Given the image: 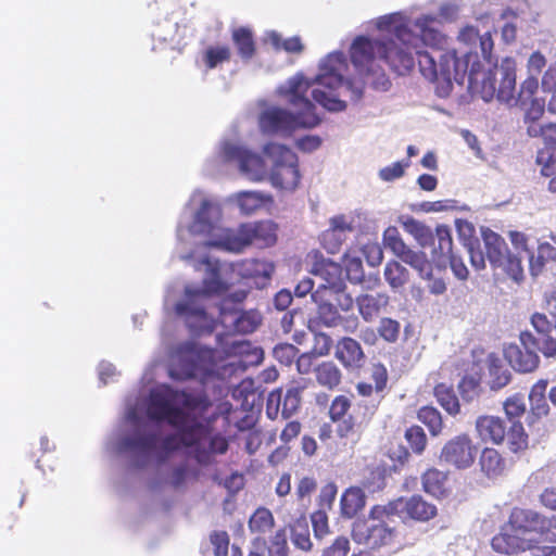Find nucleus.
Returning <instances> with one entry per match:
<instances>
[{"label": "nucleus", "instance_id": "obj_1", "mask_svg": "<svg viewBox=\"0 0 556 556\" xmlns=\"http://www.w3.org/2000/svg\"><path fill=\"white\" fill-rule=\"evenodd\" d=\"M368 25L390 34V37L358 35L352 40L349 56L355 77L348 74L349 63L341 51L330 52L318 63L316 87L311 93L315 102L329 112H343L348 106L346 99H359L366 81L377 89L387 90L390 81L383 64L400 75L413 68L412 53L421 39L413 35L410 15L394 12L371 20Z\"/></svg>", "mask_w": 556, "mask_h": 556}, {"label": "nucleus", "instance_id": "obj_2", "mask_svg": "<svg viewBox=\"0 0 556 556\" xmlns=\"http://www.w3.org/2000/svg\"><path fill=\"white\" fill-rule=\"evenodd\" d=\"M204 406L170 384H157L127 399L125 416L108 437L105 448L137 468L160 462L182 445L206 440L207 426L199 417Z\"/></svg>", "mask_w": 556, "mask_h": 556}, {"label": "nucleus", "instance_id": "obj_3", "mask_svg": "<svg viewBox=\"0 0 556 556\" xmlns=\"http://www.w3.org/2000/svg\"><path fill=\"white\" fill-rule=\"evenodd\" d=\"M247 224L231 229L223 226L220 204L202 191H194L177 226V252L181 260L190 262L197 270H202L201 262L210 247L240 253L251 245ZM220 266V264L217 262Z\"/></svg>", "mask_w": 556, "mask_h": 556}, {"label": "nucleus", "instance_id": "obj_4", "mask_svg": "<svg viewBox=\"0 0 556 556\" xmlns=\"http://www.w3.org/2000/svg\"><path fill=\"white\" fill-rule=\"evenodd\" d=\"M439 21L431 14L412 17L413 35L420 37L412 53L413 65L415 56L421 75L435 84L437 94L448 97L453 84H463L468 72L467 61H462L455 50L447 49L448 40L438 28Z\"/></svg>", "mask_w": 556, "mask_h": 556}, {"label": "nucleus", "instance_id": "obj_5", "mask_svg": "<svg viewBox=\"0 0 556 556\" xmlns=\"http://www.w3.org/2000/svg\"><path fill=\"white\" fill-rule=\"evenodd\" d=\"M316 87L315 78L309 79L302 73L289 78L278 88L294 112L279 106L266 108L258 117L260 129L266 135L289 136L299 128H314L321 118L315 104L306 97L308 89Z\"/></svg>", "mask_w": 556, "mask_h": 556}, {"label": "nucleus", "instance_id": "obj_6", "mask_svg": "<svg viewBox=\"0 0 556 556\" xmlns=\"http://www.w3.org/2000/svg\"><path fill=\"white\" fill-rule=\"evenodd\" d=\"M232 364L219 366L215 361L212 349L202 346L193 341L178 343L169 351V364L166 366L160 359H152L144 369L143 382H155L163 377L173 380L226 379Z\"/></svg>", "mask_w": 556, "mask_h": 556}, {"label": "nucleus", "instance_id": "obj_7", "mask_svg": "<svg viewBox=\"0 0 556 556\" xmlns=\"http://www.w3.org/2000/svg\"><path fill=\"white\" fill-rule=\"evenodd\" d=\"M554 516L546 519L533 510L515 508L509 521L492 539V547L497 553L516 554L526 551L533 556H556V529L552 525Z\"/></svg>", "mask_w": 556, "mask_h": 556}, {"label": "nucleus", "instance_id": "obj_8", "mask_svg": "<svg viewBox=\"0 0 556 556\" xmlns=\"http://www.w3.org/2000/svg\"><path fill=\"white\" fill-rule=\"evenodd\" d=\"M204 273L203 289L187 286L182 299L175 305V311L188 328L194 333H210L216 326L214 312L208 311L204 300L210 293H219L226 289L220 278L222 266L211 262L206 256L201 262Z\"/></svg>", "mask_w": 556, "mask_h": 556}, {"label": "nucleus", "instance_id": "obj_9", "mask_svg": "<svg viewBox=\"0 0 556 556\" xmlns=\"http://www.w3.org/2000/svg\"><path fill=\"white\" fill-rule=\"evenodd\" d=\"M219 323L226 329L227 334L218 336V348L212 350L215 354V361L219 366L232 364V368L227 371V378L238 368L235 362H225L222 353L227 357L242 356L249 354L251 344L247 340L233 339L229 333H250L261 324V316L257 312H242L237 307H230L228 301H224L219 307Z\"/></svg>", "mask_w": 556, "mask_h": 556}, {"label": "nucleus", "instance_id": "obj_10", "mask_svg": "<svg viewBox=\"0 0 556 556\" xmlns=\"http://www.w3.org/2000/svg\"><path fill=\"white\" fill-rule=\"evenodd\" d=\"M517 78V62L505 58L493 70H481L473 63L469 70V88L485 102L497 99L508 108H515V89Z\"/></svg>", "mask_w": 556, "mask_h": 556}, {"label": "nucleus", "instance_id": "obj_11", "mask_svg": "<svg viewBox=\"0 0 556 556\" xmlns=\"http://www.w3.org/2000/svg\"><path fill=\"white\" fill-rule=\"evenodd\" d=\"M262 151L269 163L267 180L270 185L279 190L294 191L301 180L296 154L288 147L277 142L266 143Z\"/></svg>", "mask_w": 556, "mask_h": 556}, {"label": "nucleus", "instance_id": "obj_12", "mask_svg": "<svg viewBox=\"0 0 556 556\" xmlns=\"http://www.w3.org/2000/svg\"><path fill=\"white\" fill-rule=\"evenodd\" d=\"M520 344L510 343L504 349V356L516 371L530 372L538 367L541 351L544 356L553 357L556 354V340L552 337L544 338L541 342L529 331H523L519 337Z\"/></svg>", "mask_w": 556, "mask_h": 556}, {"label": "nucleus", "instance_id": "obj_13", "mask_svg": "<svg viewBox=\"0 0 556 556\" xmlns=\"http://www.w3.org/2000/svg\"><path fill=\"white\" fill-rule=\"evenodd\" d=\"M218 162L238 164L240 173L251 181L267 180L269 174V165L267 159L264 160L257 153H254L237 142L224 141L220 144Z\"/></svg>", "mask_w": 556, "mask_h": 556}, {"label": "nucleus", "instance_id": "obj_14", "mask_svg": "<svg viewBox=\"0 0 556 556\" xmlns=\"http://www.w3.org/2000/svg\"><path fill=\"white\" fill-rule=\"evenodd\" d=\"M511 380L509 369L494 353H488L482 349H476L471 354L470 367L466 370L460 382H509Z\"/></svg>", "mask_w": 556, "mask_h": 556}, {"label": "nucleus", "instance_id": "obj_15", "mask_svg": "<svg viewBox=\"0 0 556 556\" xmlns=\"http://www.w3.org/2000/svg\"><path fill=\"white\" fill-rule=\"evenodd\" d=\"M480 232L491 265L503 268L515 281H519L523 274L520 257L513 256L504 239L490 228L481 227Z\"/></svg>", "mask_w": 556, "mask_h": 556}, {"label": "nucleus", "instance_id": "obj_16", "mask_svg": "<svg viewBox=\"0 0 556 556\" xmlns=\"http://www.w3.org/2000/svg\"><path fill=\"white\" fill-rule=\"evenodd\" d=\"M478 445L466 433L457 434L445 442L440 452V463L458 470L470 468L477 458Z\"/></svg>", "mask_w": 556, "mask_h": 556}, {"label": "nucleus", "instance_id": "obj_17", "mask_svg": "<svg viewBox=\"0 0 556 556\" xmlns=\"http://www.w3.org/2000/svg\"><path fill=\"white\" fill-rule=\"evenodd\" d=\"M479 384H435L434 395L451 415L459 413L460 402L470 403L479 396Z\"/></svg>", "mask_w": 556, "mask_h": 556}, {"label": "nucleus", "instance_id": "obj_18", "mask_svg": "<svg viewBox=\"0 0 556 556\" xmlns=\"http://www.w3.org/2000/svg\"><path fill=\"white\" fill-rule=\"evenodd\" d=\"M190 479L186 464L162 466L150 482V489L155 493L167 494L184 489Z\"/></svg>", "mask_w": 556, "mask_h": 556}, {"label": "nucleus", "instance_id": "obj_19", "mask_svg": "<svg viewBox=\"0 0 556 556\" xmlns=\"http://www.w3.org/2000/svg\"><path fill=\"white\" fill-rule=\"evenodd\" d=\"M546 60L540 52H533L527 61L528 77L520 84L518 93L515 91V108H526L529 100L536 99L539 88L538 75L545 67Z\"/></svg>", "mask_w": 556, "mask_h": 556}, {"label": "nucleus", "instance_id": "obj_20", "mask_svg": "<svg viewBox=\"0 0 556 556\" xmlns=\"http://www.w3.org/2000/svg\"><path fill=\"white\" fill-rule=\"evenodd\" d=\"M399 517L403 520L409 518L416 521L426 522L434 518L438 509L433 504L426 502L421 496L414 495L408 498L400 497Z\"/></svg>", "mask_w": 556, "mask_h": 556}, {"label": "nucleus", "instance_id": "obj_21", "mask_svg": "<svg viewBox=\"0 0 556 556\" xmlns=\"http://www.w3.org/2000/svg\"><path fill=\"white\" fill-rule=\"evenodd\" d=\"M228 201L236 205L242 214L251 215L273 204L274 200L269 193L260 191H240L231 194Z\"/></svg>", "mask_w": 556, "mask_h": 556}, {"label": "nucleus", "instance_id": "obj_22", "mask_svg": "<svg viewBox=\"0 0 556 556\" xmlns=\"http://www.w3.org/2000/svg\"><path fill=\"white\" fill-rule=\"evenodd\" d=\"M435 237L439 242V250L442 255H446L450 260V266L453 274L460 280L468 278V269L462 258L452 254V237L450 229L446 226H438L435 229Z\"/></svg>", "mask_w": 556, "mask_h": 556}, {"label": "nucleus", "instance_id": "obj_23", "mask_svg": "<svg viewBox=\"0 0 556 556\" xmlns=\"http://www.w3.org/2000/svg\"><path fill=\"white\" fill-rule=\"evenodd\" d=\"M476 431L481 441L501 444L506 435V426L500 417L485 415L477 418Z\"/></svg>", "mask_w": 556, "mask_h": 556}, {"label": "nucleus", "instance_id": "obj_24", "mask_svg": "<svg viewBox=\"0 0 556 556\" xmlns=\"http://www.w3.org/2000/svg\"><path fill=\"white\" fill-rule=\"evenodd\" d=\"M312 273L321 280L317 290L331 291L343 287L341 266L334 262L324 260L314 266Z\"/></svg>", "mask_w": 556, "mask_h": 556}, {"label": "nucleus", "instance_id": "obj_25", "mask_svg": "<svg viewBox=\"0 0 556 556\" xmlns=\"http://www.w3.org/2000/svg\"><path fill=\"white\" fill-rule=\"evenodd\" d=\"M248 233L251 244L260 248H268L277 241V225L270 220L260 223H248Z\"/></svg>", "mask_w": 556, "mask_h": 556}, {"label": "nucleus", "instance_id": "obj_26", "mask_svg": "<svg viewBox=\"0 0 556 556\" xmlns=\"http://www.w3.org/2000/svg\"><path fill=\"white\" fill-rule=\"evenodd\" d=\"M327 293L325 290H316L312 293V299L317 304V315L321 324L326 327H336L341 323L342 317Z\"/></svg>", "mask_w": 556, "mask_h": 556}, {"label": "nucleus", "instance_id": "obj_27", "mask_svg": "<svg viewBox=\"0 0 556 556\" xmlns=\"http://www.w3.org/2000/svg\"><path fill=\"white\" fill-rule=\"evenodd\" d=\"M336 356L345 367L351 368L359 367L364 359V353L359 343L352 338H343L339 341Z\"/></svg>", "mask_w": 556, "mask_h": 556}, {"label": "nucleus", "instance_id": "obj_28", "mask_svg": "<svg viewBox=\"0 0 556 556\" xmlns=\"http://www.w3.org/2000/svg\"><path fill=\"white\" fill-rule=\"evenodd\" d=\"M397 222L407 233L414 237L421 248H427L433 243L434 235L431 228L422 222L408 215H401Z\"/></svg>", "mask_w": 556, "mask_h": 556}, {"label": "nucleus", "instance_id": "obj_29", "mask_svg": "<svg viewBox=\"0 0 556 556\" xmlns=\"http://www.w3.org/2000/svg\"><path fill=\"white\" fill-rule=\"evenodd\" d=\"M274 269V264L264 260H249L240 265V274L245 278L254 279L257 287L265 286Z\"/></svg>", "mask_w": 556, "mask_h": 556}, {"label": "nucleus", "instance_id": "obj_30", "mask_svg": "<svg viewBox=\"0 0 556 556\" xmlns=\"http://www.w3.org/2000/svg\"><path fill=\"white\" fill-rule=\"evenodd\" d=\"M359 314L370 321L389 304V295L386 293L363 294L356 300Z\"/></svg>", "mask_w": 556, "mask_h": 556}, {"label": "nucleus", "instance_id": "obj_31", "mask_svg": "<svg viewBox=\"0 0 556 556\" xmlns=\"http://www.w3.org/2000/svg\"><path fill=\"white\" fill-rule=\"evenodd\" d=\"M366 504L364 491L356 486L346 489L340 498L341 516L346 519L355 517Z\"/></svg>", "mask_w": 556, "mask_h": 556}, {"label": "nucleus", "instance_id": "obj_32", "mask_svg": "<svg viewBox=\"0 0 556 556\" xmlns=\"http://www.w3.org/2000/svg\"><path fill=\"white\" fill-rule=\"evenodd\" d=\"M481 471L489 479H496L505 472L506 463L502 455L492 447H485L479 458Z\"/></svg>", "mask_w": 556, "mask_h": 556}, {"label": "nucleus", "instance_id": "obj_33", "mask_svg": "<svg viewBox=\"0 0 556 556\" xmlns=\"http://www.w3.org/2000/svg\"><path fill=\"white\" fill-rule=\"evenodd\" d=\"M358 219L359 215L355 212L333 216L329 220L330 228L325 232V241L331 238H338L341 242V235L354 231L357 227Z\"/></svg>", "mask_w": 556, "mask_h": 556}, {"label": "nucleus", "instance_id": "obj_34", "mask_svg": "<svg viewBox=\"0 0 556 556\" xmlns=\"http://www.w3.org/2000/svg\"><path fill=\"white\" fill-rule=\"evenodd\" d=\"M447 473L437 468L428 469L422 475V486L426 493L434 497H443L447 493Z\"/></svg>", "mask_w": 556, "mask_h": 556}, {"label": "nucleus", "instance_id": "obj_35", "mask_svg": "<svg viewBox=\"0 0 556 556\" xmlns=\"http://www.w3.org/2000/svg\"><path fill=\"white\" fill-rule=\"evenodd\" d=\"M397 257L403 263L417 270L421 279L431 278L432 265L425 252L414 251L407 245V248Z\"/></svg>", "mask_w": 556, "mask_h": 556}, {"label": "nucleus", "instance_id": "obj_36", "mask_svg": "<svg viewBox=\"0 0 556 556\" xmlns=\"http://www.w3.org/2000/svg\"><path fill=\"white\" fill-rule=\"evenodd\" d=\"M478 31L472 26L464 27L458 34V41L468 47V51L463 52L462 61H467L468 71L476 63V67L480 66L478 61L477 42L479 39Z\"/></svg>", "mask_w": 556, "mask_h": 556}, {"label": "nucleus", "instance_id": "obj_37", "mask_svg": "<svg viewBox=\"0 0 556 556\" xmlns=\"http://www.w3.org/2000/svg\"><path fill=\"white\" fill-rule=\"evenodd\" d=\"M289 529L291 542L294 547L303 552H309L313 547V542L311 540V532L306 518L301 517L296 519L293 523L289 525Z\"/></svg>", "mask_w": 556, "mask_h": 556}, {"label": "nucleus", "instance_id": "obj_38", "mask_svg": "<svg viewBox=\"0 0 556 556\" xmlns=\"http://www.w3.org/2000/svg\"><path fill=\"white\" fill-rule=\"evenodd\" d=\"M248 526L251 533L262 536L274 528L275 518L268 508L258 507L251 515Z\"/></svg>", "mask_w": 556, "mask_h": 556}, {"label": "nucleus", "instance_id": "obj_39", "mask_svg": "<svg viewBox=\"0 0 556 556\" xmlns=\"http://www.w3.org/2000/svg\"><path fill=\"white\" fill-rule=\"evenodd\" d=\"M383 277L390 288L396 291L407 283L409 271L397 261H390L384 266Z\"/></svg>", "mask_w": 556, "mask_h": 556}, {"label": "nucleus", "instance_id": "obj_40", "mask_svg": "<svg viewBox=\"0 0 556 556\" xmlns=\"http://www.w3.org/2000/svg\"><path fill=\"white\" fill-rule=\"evenodd\" d=\"M505 438L507 439L508 448L513 453H518L525 450L528 445V435L519 421H511L509 430L506 431Z\"/></svg>", "mask_w": 556, "mask_h": 556}, {"label": "nucleus", "instance_id": "obj_41", "mask_svg": "<svg viewBox=\"0 0 556 556\" xmlns=\"http://www.w3.org/2000/svg\"><path fill=\"white\" fill-rule=\"evenodd\" d=\"M343 264L346 276L350 280L361 281L364 276L361 253L357 250H350L344 254Z\"/></svg>", "mask_w": 556, "mask_h": 556}, {"label": "nucleus", "instance_id": "obj_42", "mask_svg": "<svg viewBox=\"0 0 556 556\" xmlns=\"http://www.w3.org/2000/svg\"><path fill=\"white\" fill-rule=\"evenodd\" d=\"M418 419L425 424L433 437L442 432L443 422L441 414L433 407H422L418 412Z\"/></svg>", "mask_w": 556, "mask_h": 556}, {"label": "nucleus", "instance_id": "obj_43", "mask_svg": "<svg viewBox=\"0 0 556 556\" xmlns=\"http://www.w3.org/2000/svg\"><path fill=\"white\" fill-rule=\"evenodd\" d=\"M239 54L243 59H250L254 53V42L251 31L247 28H238L232 34Z\"/></svg>", "mask_w": 556, "mask_h": 556}, {"label": "nucleus", "instance_id": "obj_44", "mask_svg": "<svg viewBox=\"0 0 556 556\" xmlns=\"http://www.w3.org/2000/svg\"><path fill=\"white\" fill-rule=\"evenodd\" d=\"M382 243L384 248L389 249L396 257L407 248L399 229L394 226H389L383 231Z\"/></svg>", "mask_w": 556, "mask_h": 556}, {"label": "nucleus", "instance_id": "obj_45", "mask_svg": "<svg viewBox=\"0 0 556 556\" xmlns=\"http://www.w3.org/2000/svg\"><path fill=\"white\" fill-rule=\"evenodd\" d=\"M265 40L275 49H283L287 52H301L303 49L299 37L282 39L281 36L276 31L267 33Z\"/></svg>", "mask_w": 556, "mask_h": 556}, {"label": "nucleus", "instance_id": "obj_46", "mask_svg": "<svg viewBox=\"0 0 556 556\" xmlns=\"http://www.w3.org/2000/svg\"><path fill=\"white\" fill-rule=\"evenodd\" d=\"M410 166L408 160L397 161L390 165H387L378 170V177L384 182H392L402 178L405 175L406 169Z\"/></svg>", "mask_w": 556, "mask_h": 556}, {"label": "nucleus", "instance_id": "obj_47", "mask_svg": "<svg viewBox=\"0 0 556 556\" xmlns=\"http://www.w3.org/2000/svg\"><path fill=\"white\" fill-rule=\"evenodd\" d=\"M545 391L546 384H533L529 394L532 413L538 417L544 416L548 412V406L544 397Z\"/></svg>", "mask_w": 556, "mask_h": 556}, {"label": "nucleus", "instance_id": "obj_48", "mask_svg": "<svg viewBox=\"0 0 556 556\" xmlns=\"http://www.w3.org/2000/svg\"><path fill=\"white\" fill-rule=\"evenodd\" d=\"M230 50L224 46L208 48L203 54V63L207 68H214L218 64L229 60Z\"/></svg>", "mask_w": 556, "mask_h": 556}, {"label": "nucleus", "instance_id": "obj_49", "mask_svg": "<svg viewBox=\"0 0 556 556\" xmlns=\"http://www.w3.org/2000/svg\"><path fill=\"white\" fill-rule=\"evenodd\" d=\"M530 137H541L547 144L556 143V125L555 124H530L527 127Z\"/></svg>", "mask_w": 556, "mask_h": 556}, {"label": "nucleus", "instance_id": "obj_50", "mask_svg": "<svg viewBox=\"0 0 556 556\" xmlns=\"http://www.w3.org/2000/svg\"><path fill=\"white\" fill-rule=\"evenodd\" d=\"M289 545L285 529H279L270 536L268 545V556H288Z\"/></svg>", "mask_w": 556, "mask_h": 556}, {"label": "nucleus", "instance_id": "obj_51", "mask_svg": "<svg viewBox=\"0 0 556 556\" xmlns=\"http://www.w3.org/2000/svg\"><path fill=\"white\" fill-rule=\"evenodd\" d=\"M556 162V152L546 147L538 152L536 163L541 166V174L543 176H552L555 174L554 165Z\"/></svg>", "mask_w": 556, "mask_h": 556}, {"label": "nucleus", "instance_id": "obj_52", "mask_svg": "<svg viewBox=\"0 0 556 556\" xmlns=\"http://www.w3.org/2000/svg\"><path fill=\"white\" fill-rule=\"evenodd\" d=\"M509 238L511 241L513 247L517 251L518 257H520V261L522 257H528L533 252V244H530V239L518 231H510Z\"/></svg>", "mask_w": 556, "mask_h": 556}, {"label": "nucleus", "instance_id": "obj_53", "mask_svg": "<svg viewBox=\"0 0 556 556\" xmlns=\"http://www.w3.org/2000/svg\"><path fill=\"white\" fill-rule=\"evenodd\" d=\"M314 534L317 539H324L330 533L327 510L318 509L311 516Z\"/></svg>", "mask_w": 556, "mask_h": 556}, {"label": "nucleus", "instance_id": "obj_54", "mask_svg": "<svg viewBox=\"0 0 556 556\" xmlns=\"http://www.w3.org/2000/svg\"><path fill=\"white\" fill-rule=\"evenodd\" d=\"M525 111V123L530 124H539L538 121L544 114L545 103L541 99H532L529 100L528 105L526 108H521Z\"/></svg>", "mask_w": 556, "mask_h": 556}, {"label": "nucleus", "instance_id": "obj_55", "mask_svg": "<svg viewBox=\"0 0 556 556\" xmlns=\"http://www.w3.org/2000/svg\"><path fill=\"white\" fill-rule=\"evenodd\" d=\"M300 406V390L292 388L287 391L281 403V414L285 418L292 416Z\"/></svg>", "mask_w": 556, "mask_h": 556}, {"label": "nucleus", "instance_id": "obj_56", "mask_svg": "<svg viewBox=\"0 0 556 556\" xmlns=\"http://www.w3.org/2000/svg\"><path fill=\"white\" fill-rule=\"evenodd\" d=\"M405 438L415 453L421 454L424 452L427 444V438L420 427L409 428L405 433Z\"/></svg>", "mask_w": 556, "mask_h": 556}, {"label": "nucleus", "instance_id": "obj_57", "mask_svg": "<svg viewBox=\"0 0 556 556\" xmlns=\"http://www.w3.org/2000/svg\"><path fill=\"white\" fill-rule=\"evenodd\" d=\"M316 376L318 382H339L340 370L333 363L327 362L318 366Z\"/></svg>", "mask_w": 556, "mask_h": 556}, {"label": "nucleus", "instance_id": "obj_58", "mask_svg": "<svg viewBox=\"0 0 556 556\" xmlns=\"http://www.w3.org/2000/svg\"><path fill=\"white\" fill-rule=\"evenodd\" d=\"M327 292V296H330V301H332V303L336 302L343 312H349L353 307L354 301L352 296L345 292V283H343V287L338 288V290L333 288L331 291Z\"/></svg>", "mask_w": 556, "mask_h": 556}, {"label": "nucleus", "instance_id": "obj_59", "mask_svg": "<svg viewBox=\"0 0 556 556\" xmlns=\"http://www.w3.org/2000/svg\"><path fill=\"white\" fill-rule=\"evenodd\" d=\"M399 498L394 500L386 505H376L371 508L369 517L372 520L382 521L384 517L397 516L399 517Z\"/></svg>", "mask_w": 556, "mask_h": 556}, {"label": "nucleus", "instance_id": "obj_60", "mask_svg": "<svg viewBox=\"0 0 556 556\" xmlns=\"http://www.w3.org/2000/svg\"><path fill=\"white\" fill-rule=\"evenodd\" d=\"M400 332V324L390 318L380 321L379 333L388 342L396 341Z\"/></svg>", "mask_w": 556, "mask_h": 556}, {"label": "nucleus", "instance_id": "obj_61", "mask_svg": "<svg viewBox=\"0 0 556 556\" xmlns=\"http://www.w3.org/2000/svg\"><path fill=\"white\" fill-rule=\"evenodd\" d=\"M337 485L332 482L325 484L318 496L319 509H330L337 496Z\"/></svg>", "mask_w": 556, "mask_h": 556}, {"label": "nucleus", "instance_id": "obj_62", "mask_svg": "<svg viewBox=\"0 0 556 556\" xmlns=\"http://www.w3.org/2000/svg\"><path fill=\"white\" fill-rule=\"evenodd\" d=\"M506 415L511 419L521 416L526 410V403L522 396L514 395L504 403Z\"/></svg>", "mask_w": 556, "mask_h": 556}, {"label": "nucleus", "instance_id": "obj_63", "mask_svg": "<svg viewBox=\"0 0 556 556\" xmlns=\"http://www.w3.org/2000/svg\"><path fill=\"white\" fill-rule=\"evenodd\" d=\"M350 551V542L345 536H338L333 543L324 549L323 556H346Z\"/></svg>", "mask_w": 556, "mask_h": 556}, {"label": "nucleus", "instance_id": "obj_64", "mask_svg": "<svg viewBox=\"0 0 556 556\" xmlns=\"http://www.w3.org/2000/svg\"><path fill=\"white\" fill-rule=\"evenodd\" d=\"M541 87L544 92L556 91V62L551 63L544 72L541 80Z\"/></svg>", "mask_w": 556, "mask_h": 556}]
</instances>
